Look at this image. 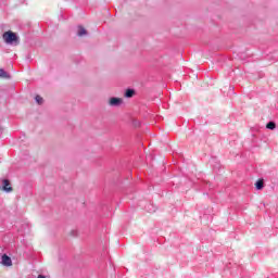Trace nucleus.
Listing matches in <instances>:
<instances>
[{
	"instance_id": "1",
	"label": "nucleus",
	"mask_w": 278,
	"mask_h": 278,
	"mask_svg": "<svg viewBox=\"0 0 278 278\" xmlns=\"http://www.w3.org/2000/svg\"><path fill=\"white\" fill-rule=\"evenodd\" d=\"M2 38L7 45H18V37L13 31H5Z\"/></svg>"
},
{
	"instance_id": "2",
	"label": "nucleus",
	"mask_w": 278,
	"mask_h": 278,
	"mask_svg": "<svg viewBox=\"0 0 278 278\" xmlns=\"http://www.w3.org/2000/svg\"><path fill=\"white\" fill-rule=\"evenodd\" d=\"M0 190H2V192H7V193L12 192L13 189H12V185L10 184V180L3 179Z\"/></svg>"
},
{
	"instance_id": "3",
	"label": "nucleus",
	"mask_w": 278,
	"mask_h": 278,
	"mask_svg": "<svg viewBox=\"0 0 278 278\" xmlns=\"http://www.w3.org/2000/svg\"><path fill=\"white\" fill-rule=\"evenodd\" d=\"M109 105H111V108H118L119 105H123V99H121V98H111L109 100Z\"/></svg>"
},
{
	"instance_id": "4",
	"label": "nucleus",
	"mask_w": 278,
	"mask_h": 278,
	"mask_svg": "<svg viewBox=\"0 0 278 278\" xmlns=\"http://www.w3.org/2000/svg\"><path fill=\"white\" fill-rule=\"evenodd\" d=\"M1 264L2 266H7V267L12 266V258L8 256V254H3L1 257Z\"/></svg>"
},
{
	"instance_id": "5",
	"label": "nucleus",
	"mask_w": 278,
	"mask_h": 278,
	"mask_svg": "<svg viewBox=\"0 0 278 278\" xmlns=\"http://www.w3.org/2000/svg\"><path fill=\"white\" fill-rule=\"evenodd\" d=\"M77 36H79L80 38L83 36H88V31L83 26H78V28H77Z\"/></svg>"
},
{
	"instance_id": "6",
	"label": "nucleus",
	"mask_w": 278,
	"mask_h": 278,
	"mask_svg": "<svg viewBox=\"0 0 278 278\" xmlns=\"http://www.w3.org/2000/svg\"><path fill=\"white\" fill-rule=\"evenodd\" d=\"M0 77L2 79H10V74H8L3 68H0Z\"/></svg>"
},
{
	"instance_id": "7",
	"label": "nucleus",
	"mask_w": 278,
	"mask_h": 278,
	"mask_svg": "<svg viewBox=\"0 0 278 278\" xmlns=\"http://www.w3.org/2000/svg\"><path fill=\"white\" fill-rule=\"evenodd\" d=\"M135 93H136V91H134V89H127L125 92V97L127 99H131V97H134Z\"/></svg>"
},
{
	"instance_id": "8",
	"label": "nucleus",
	"mask_w": 278,
	"mask_h": 278,
	"mask_svg": "<svg viewBox=\"0 0 278 278\" xmlns=\"http://www.w3.org/2000/svg\"><path fill=\"white\" fill-rule=\"evenodd\" d=\"M255 186L256 190H262L264 188V180H257Z\"/></svg>"
},
{
	"instance_id": "9",
	"label": "nucleus",
	"mask_w": 278,
	"mask_h": 278,
	"mask_svg": "<svg viewBox=\"0 0 278 278\" xmlns=\"http://www.w3.org/2000/svg\"><path fill=\"white\" fill-rule=\"evenodd\" d=\"M266 127H267V129L273 130V129H276L277 124H275V122H269V123H267Z\"/></svg>"
},
{
	"instance_id": "10",
	"label": "nucleus",
	"mask_w": 278,
	"mask_h": 278,
	"mask_svg": "<svg viewBox=\"0 0 278 278\" xmlns=\"http://www.w3.org/2000/svg\"><path fill=\"white\" fill-rule=\"evenodd\" d=\"M35 100H36V103H38V105H42V102H43L42 97L36 96V97H35Z\"/></svg>"
},
{
	"instance_id": "11",
	"label": "nucleus",
	"mask_w": 278,
	"mask_h": 278,
	"mask_svg": "<svg viewBox=\"0 0 278 278\" xmlns=\"http://www.w3.org/2000/svg\"><path fill=\"white\" fill-rule=\"evenodd\" d=\"M37 278H47V277H45L43 275H39Z\"/></svg>"
},
{
	"instance_id": "12",
	"label": "nucleus",
	"mask_w": 278,
	"mask_h": 278,
	"mask_svg": "<svg viewBox=\"0 0 278 278\" xmlns=\"http://www.w3.org/2000/svg\"><path fill=\"white\" fill-rule=\"evenodd\" d=\"M149 212H153L152 210H148Z\"/></svg>"
}]
</instances>
